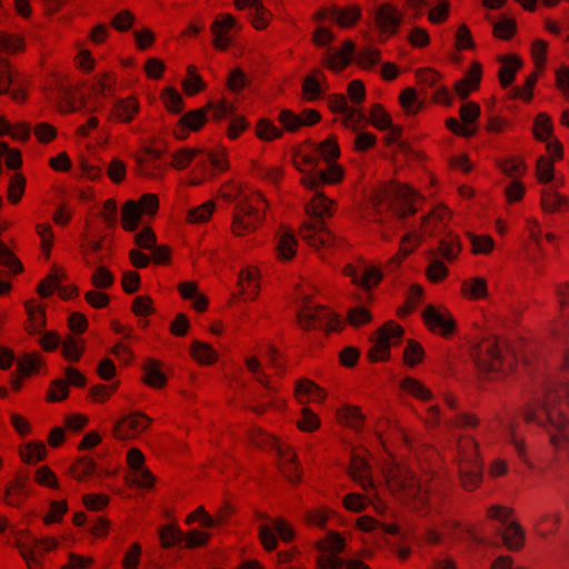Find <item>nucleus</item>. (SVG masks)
<instances>
[{
    "label": "nucleus",
    "instance_id": "f257e3e1",
    "mask_svg": "<svg viewBox=\"0 0 569 569\" xmlns=\"http://www.w3.org/2000/svg\"><path fill=\"white\" fill-rule=\"evenodd\" d=\"M469 357L483 381H501L517 368V357L506 340L491 335L473 343Z\"/></svg>",
    "mask_w": 569,
    "mask_h": 569
},
{
    "label": "nucleus",
    "instance_id": "f03ea898",
    "mask_svg": "<svg viewBox=\"0 0 569 569\" xmlns=\"http://www.w3.org/2000/svg\"><path fill=\"white\" fill-rule=\"evenodd\" d=\"M422 201L423 197L409 184L388 180L371 190L365 208L370 207L378 214L390 211L398 219H406L417 213Z\"/></svg>",
    "mask_w": 569,
    "mask_h": 569
},
{
    "label": "nucleus",
    "instance_id": "7ed1b4c3",
    "mask_svg": "<svg viewBox=\"0 0 569 569\" xmlns=\"http://www.w3.org/2000/svg\"><path fill=\"white\" fill-rule=\"evenodd\" d=\"M389 491L401 503L415 511L427 513L430 510V493L420 479L406 466L392 465L386 473Z\"/></svg>",
    "mask_w": 569,
    "mask_h": 569
},
{
    "label": "nucleus",
    "instance_id": "20e7f679",
    "mask_svg": "<svg viewBox=\"0 0 569 569\" xmlns=\"http://www.w3.org/2000/svg\"><path fill=\"white\" fill-rule=\"evenodd\" d=\"M335 210V202L322 192H316L306 206L309 220L305 221L299 236L316 250L331 248L336 244V236L326 226L325 218L331 217Z\"/></svg>",
    "mask_w": 569,
    "mask_h": 569
},
{
    "label": "nucleus",
    "instance_id": "39448f33",
    "mask_svg": "<svg viewBox=\"0 0 569 569\" xmlns=\"http://www.w3.org/2000/svg\"><path fill=\"white\" fill-rule=\"evenodd\" d=\"M267 208V200L260 191L246 194L234 207L231 223L232 234L244 237L256 231L262 224Z\"/></svg>",
    "mask_w": 569,
    "mask_h": 569
},
{
    "label": "nucleus",
    "instance_id": "423d86ee",
    "mask_svg": "<svg viewBox=\"0 0 569 569\" xmlns=\"http://www.w3.org/2000/svg\"><path fill=\"white\" fill-rule=\"evenodd\" d=\"M459 478L466 491H475L482 482V459L479 447L471 436L460 437L457 442Z\"/></svg>",
    "mask_w": 569,
    "mask_h": 569
},
{
    "label": "nucleus",
    "instance_id": "0eeeda50",
    "mask_svg": "<svg viewBox=\"0 0 569 569\" xmlns=\"http://www.w3.org/2000/svg\"><path fill=\"white\" fill-rule=\"evenodd\" d=\"M353 57L361 67L370 68L378 63L380 53L372 48H365L357 52L355 43L348 40L345 41L341 50L332 51L328 49L323 58V64L338 72L348 66Z\"/></svg>",
    "mask_w": 569,
    "mask_h": 569
},
{
    "label": "nucleus",
    "instance_id": "6e6552de",
    "mask_svg": "<svg viewBox=\"0 0 569 569\" xmlns=\"http://www.w3.org/2000/svg\"><path fill=\"white\" fill-rule=\"evenodd\" d=\"M405 329L393 320L383 322L370 337L372 346L367 351L369 363L388 362L391 359V339L401 340Z\"/></svg>",
    "mask_w": 569,
    "mask_h": 569
},
{
    "label": "nucleus",
    "instance_id": "1a4fd4ad",
    "mask_svg": "<svg viewBox=\"0 0 569 569\" xmlns=\"http://www.w3.org/2000/svg\"><path fill=\"white\" fill-rule=\"evenodd\" d=\"M561 405L569 408V382L555 383L545 395V413L550 425L558 431L565 430L569 423V419L560 409Z\"/></svg>",
    "mask_w": 569,
    "mask_h": 569
},
{
    "label": "nucleus",
    "instance_id": "9d476101",
    "mask_svg": "<svg viewBox=\"0 0 569 569\" xmlns=\"http://www.w3.org/2000/svg\"><path fill=\"white\" fill-rule=\"evenodd\" d=\"M196 161L197 166L204 170L212 169L213 173H222L228 170V161L222 153L206 151L202 149H181L172 159L177 169H184L191 161Z\"/></svg>",
    "mask_w": 569,
    "mask_h": 569
},
{
    "label": "nucleus",
    "instance_id": "9b49d317",
    "mask_svg": "<svg viewBox=\"0 0 569 569\" xmlns=\"http://www.w3.org/2000/svg\"><path fill=\"white\" fill-rule=\"evenodd\" d=\"M421 318L427 329L443 339H450L458 332V323L452 312L445 306L425 307Z\"/></svg>",
    "mask_w": 569,
    "mask_h": 569
},
{
    "label": "nucleus",
    "instance_id": "f8f14e48",
    "mask_svg": "<svg viewBox=\"0 0 569 569\" xmlns=\"http://www.w3.org/2000/svg\"><path fill=\"white\" fill-rule=\"evenodd\" d=\"M152 425V419L142 411H133L118 419L112 428L117 440L134 439Z\"/></svg>",
    "mask_w": 569,
    "mask_h": 569
},
{
    "label": "nucleus",
    "instance_id": "ddd939ff",
    "mask_svg": "<svg viewBox=\"0 0 569 569\" xmlns=\"http://www.w3.org/2000/svg\"><path fill=\"white\" fill-rule=\"evenodd\" d=\"M30 496V473L28 470H19L7 483L3 500L10 507L20 508Z\"/></svg>",
    "mask_w": 569,
    "mask_h": 569
},
{
    "label": "nucleus",
    "instance_id": "4468645a",
    "mask_svg": "<svg viewBox=\"0 0 569 569\" xmlns=\"http://www.w3.org/2000/svg\"><path fill=\"white\" fill-rule=\"evenodd\" d=\"M322 157L321 164L319 163V172L311 178H342L345 172L340 164L335 159L339 156V147L336 142L327 139L319 146L318 149Z\"/></svg>",
    "mask_w": 569,
    "mask_h": 569
},
{
    "label": "nucleus",
    "instance_id": "2eb2a0df",
    "mask_svg": "<svg viewBox=\"0 0 569 569\" xmlns=\"http://www.w3.org/2000/svg\"><path fill=\"white\" fill-rule=\"evenodd\" d=\"M277 452L279 456L278 469L281 475L292 485L301 481L302 467L298 461L297 453L288 445H278Z\"/></svg>",
    "mask_w": 569,
    "mask_h": 569
},
{
    "label": "nucleus",
    "instance_id": "dca6fc26",
    "mask_svg": "<svg viewBox=\"0 0 569 569\" xmlns=\"http://www.w3.org/2000/svg\"><path fill=\"white\" fill-rule=\"evenodd\" d=\"M452 213L443 203L436 206L427 216L422 218L421 231L429 237H436L445 231L450 222Z\"/></svg>",
    "mask_w": 569,
    "mask_h": 569
},
{
    "label": "nucleus",
    "instance_id": "f3484780",
    "mask_svg": "<svg viewBox=\"0 0 569 569\" xmlns=\"http://www.w3.org/2000/svg\"><path fill=\"white\" fill-rule=\"evenodd\" d=\"M141 381L149 388L161 390L168 385V377L163 372V361L157 358H146L141 365Z\"/></svg>",
    "mask_w": 569,
    "mask_h": 569
},
{
    "label": "nucleus",
    "instance_id": "a211bd4d",
    "mask_svg": "<svg viewBox=\"0 0 569 569\" xmlns=\"http://www.w3.org/2000/svg\"><path fill=\"white\" fill-rule=\"evenodd\" d=\"M27 313L24 330L30 336L40 333L47 326L46 308L36 299H29L23 303Z\"/></svg>",
    "mask_w": 569,
    "mask_h": 569
},
{
    "label": "nucleus",
    "instance_id": "6ab92c4d",
    "mask_svg": "<svg viewBox=\"0 0 569 569\" xmlns=\"http://www.w3.org/2000/svg\"><path fill=\"white\" fill-rule=\"evenodd\" d=\"M328 309L329 307L325 305H316L311 310L305 308L302 311H297L296 318L298 326L306 332L320 330V322L325 321Z\"/></svg>",
    "mask_w": 569,
    "mask_h": 569
},
{
    "label": "nucleus",
    "instance_id": "aec40b11",
    "mask_svg": "<svg viewBox=\"0 0 569 569\" xmlns=\"http://www.w3.org/2000/svg\"><path fill=\"white\" fill-rule=\"evenodd\" d=\"M349 477L365 490L373 488V481L370 475V467L367 460L359 456H352L348 468Z\"/></svg>",
    "mask_w": 569,
    "mask_h": 569
},
{
    "label": "nucleus",
    "instance_id": "412c9836",
    "mask_svg": "<svg viewBox=\"0 0 569 569\" xmlns=\"http://www.w3.org/2000/svg\"><path fill=\"white\" fill-rule=\"evenodd\" d=\"M67 278L68 276L64 269L53 263L49 273L39 281L36 291L39 297L43 299L49 298L59 289L60 283L67 280Z\"/></svg>",
    "mask_w": 569,
    "mask_h": 569
},
{
    "label": "nucleus",
    "instance_id": "4be33fe9",
    "mask_svg": "<svg viewBox=\"0 0 569 569\" xmlns=\"http://www.w3.org/2000/svg\"><path fill=\"white\" fill-rule=\"evenodd\" d=\"M238 287L240 288V295L243 296L244 300H256L260 291L258 270L254 268L241 270L238 277Z\"/></svg>",
    "mask_w": 569,
    "mask_h": 569
},
{
    "label": "nucleus",
    "instance_id": "5701e85b",
    "mask_svg": "<svg viewBox=\"0 0 569 569\" xmlns=\"http://www.w3.org/2000/svg\"><path fill=\"white\" fill-rule=\"evenodd\" d=\"M189 355L191 359L202 367H210L218 362V351L207 342L193 340L189 347Z\"/></svg>",
    "mask_w": 569,
    "mask_h": 569
},
{
    "label": "nucleus",
    "instance_id": "b1692460",
    "mask_svg": "<svg viewBox=\"0 0 569 569\" xmlns=\"http://www.w3.org/2000/svg\"><path fill=\"white\" fill-rule=\"evenodd\" d=\"M337 419L341 425L356 431H362L366 425V416L356 405H343L337 411Z\"/></svg>",
    "mask_w": 569,
    "mask_h": 569
},
{
    "label": "nucleus",
    "instance_id": "393cba45",
    "mask_svg": "<svg viewBox=\"0 0 569 569\" xmlns=\"http://www.w3.org/2000/svg\"><path fill=\"white\" fill-rule=\"evenodd\" d=\"M503 546L512 552L523 549L526 542V533L518 521H511L501 532Z\"/></svg>",
    "mask_w": 569,
    "mask_h": 569
},
{
    "label": "nucleus",
    "instance_id": "a878e982",
    "mask_svg": "<svg viewBox=\"0 0 569 569\" xmlns=\"http://www.w3.org/2000/svg\"><path fill=\"white\" fill-rule=\"evenodd\" d=\"M159 545L162 549L182 548L183 531L176 521L166 523L158 529Z\"/></svg>",
    "mask_w": 569,
    "mask_h": 569
},
{
    "label": "nucleus",
    "instance_id": "bb28decb",
    "mask_svg": "<svg viewBox=\"0 0 569 569\" xmlns=\"http://www.w3.org/2000/svg\"><path fill=\"white\" fill-rule=\"evenodd\" d=\"M371 121L380 130H388V142L395 143L398 141L401 129L392 123L391 117L382 109L381 106L376 104L371 111Z\"/></svg>",
    "mask_w": 569,
    "mask_h": 569
},
{
    "label": "nucleus",
    "instance_id": "cd10ccee",
    "mask_svg": "<svg viewBox=\"0 0 569 569\" xmlns=\"http://www.w3.org/2000/svg\"><path fill=\"white\" fill-rule=\"evenodd\" d=\"M461 249L462 246L460 237L450 231L439 240L437 250L433 251V254H440L448 262H453L459 257Z\"/></svg>",
    "mask_w": 569,
    "mask_h": 569
},
{
    "label": "nucleus",
    "instance_id": "c85d7f7f",
    "mask_svg": "<svg viewBox=\"0 0 569 569\" xmlns=\"http://www.w3.org/2000/svg\"><path fill=\"white\" fill-rule=\"evenodd\" d=\"M279 120L283 128L289 131H296L303 124H313L320 120V113L316 110H307L305 118H301L289 110H282Z\"/></svg>",
    "mask_w": 569,
    "mask_h": 569
},
{
    "label": "nucleus",
    "instance_id": "c756f323",
    "mask_svg": "<svg viewBox=\"0 0 569 569\" xmlns=\"http://www.w3.org/2000/svg\"><path fill=\"white\" fill-rule=\"evenodd\" d=\"M86 352V341L76 338L73 335H67L61 342V357L64 361L79 362Z\"/></svg>",
    "mask_w": 569,
    "mask_h": 569
},
{
    "label": "nucleus",
    "instance_id": "7c9ffc66",
    "mask_svg": "<svg viewBox=\"0 0 569 569\" xmlns=\"http://www.w3.org/2000/svg\"><path fill=\"white\" fill-rule=\"evenodd\" d=\"M328 90V83L325 74L320 70H315L312 74L306 77L302 83L305 97L312 101L321 97L322 92Z\"/></svg>",
    "mask_w": 569,
    "mask_h": 569
},
{
    "label": "nucleus",
    "instance_id": "2f4dec72",
    "mask_svg": "<svg viewBox=\"0 0 569 569\" xmlns=\"http://www.w3.org/2000/svg\"><path fill=\"white\" fill-rule=\"evenodd\" d=\"M46 366V360L39 352H26L18 359L16 373H21L28 378L38 373Z\"/></svg>",
    "mask_w": 569,
    "mask_h": 569
},
{
    "label": "nucleus",
    "instance_id": "473e14b6",
    "mask_svg": "<svg viewBox=\"0 0 569 569\" xmlns=\"http://www.w3.org/2000/svg\"><path fill=\"white\" fill-rule=\"evenodd\" d=\"M460 292L468 300H482L488 297L487 280L482 277L467 279L461 283Z\"/></svg>",
    "mask_w": 569,
    "mask_h": 569
},
{
    "label": "nucleus",
    "instance_id": "72a5a7b5",
    "mask_svg": "<svg viewBox=\"0 0 569 569\" xmlns=\"http://www.w3.org/2000/svg\"><path fill=\"white\" fill-rule=\"evenodd\" d=\"M313 393H319V399L325 400L327 398L326 390L317 385L313 380L308 378H301L296 381L295 397L299 403L306 405L309 402V397Z\"/></svg>",
    "mask_w": 569,
    "mask_h": 569
},
{
    "label": "nucleus",
    "instance_id": "f704fd0d",
    "mask_svg": "<svg viewBox=\"0 0 569 569\" xmlns=\"http://www.w3.org/2000/svg\"><path fill=\"white\" fill-rule=\"evenodd\" d=\"M328 104L333 112L346 116L347 121L360 122L366 116L362 111L349 107L347 99L342 94H332L328 98Z\"/></svg>",
    "mask_w": 569,
    "mask_h": 569
},
{
    "label": "nucleus",
    "instance_id": "c9c22d12",
    "mask_svg": "<svg viewBox=\"0 0 569 569\" xmlns=\"http://www.w3.org/2000/svg\"><path fill=\"white\" fill-rule=\"evenodd\" d=\"M376 20L383 32L395 33L401 18L393 7L385 4L377 9Z\"/></svg>",
    "mask_w": 569,
    "mask_h": 569
},
{
    "label": "nucleus",
    "instance_id": "e433bc0d",
    "mask_svg": "<svg viewBox=\"0 0 569 569\" xmlns=\"http://www.w3.org/2000/svg\"><path fill=\"white\" fill-rule=\"evenodd\" d=\"M401 390L420 401H430L433 398L432 391L419 379L413 377H405L400 380Z\"/></svg>",
    "mask_w": 569,
    "mask_h": 569
},
{
    "label": "nucleus",
    "instance_id": "4c0bfd02",
    "mask_svg": "<svg viewBox=\"0 0 569 569\" xmlns=\"http://www.w3.org/2000/svg\"><path fill=\"white\" fill-rule=\"evenodd\" d=\"M236 26V20L230 14H223L221 18H218L211 24V31L214 34L213 44L220 49L224 50L228 47L229 40L224 34V31L232 29Z\"/></svg>",
    "mask_w": 569,
    "mask_h": 569
},
{
    "label": "nucleus",
    "instance_id": "58836bf2",
    "mask_svg": "<svg viewBox=\"0 0 569 569\" xmlns=\"http://www.w3.org/2000/svg\"><path fill=\"white\" fill-rule=\"evenodd\" d=\"M383 280V272L378 267L371 266L366 268L362 272V276L359 279V286L361 289L366 291L365 301L371 303L373 300V295L370 292L372 289L377 288L381 281Z\"/></svg>",
    "mask_w": 569,
    "mask_h": 569
},
{
    "label": "nucleus",
    "instance_id": "ea45409f",
    "mask_svg": "<svg viewBox=\"0 0 569 569\" xmlns=\"http://www.w3.org/2000/svg\"><path fill=\"white\" fill-rule=\"evenodd\" d=\"M97 469L96 460L90 456L77 458L69 467L70 476L79 482L91 477Z\"/></svg>",
    "mask_w": 569,
    "mask_h": 569
},
{
    "label": "nucleus",
    "instance_id": "a19ab883",
    "mask_svg": "<svg viewBox=\"0 0 569 569\" xmlns=\"http://www.w3.org/2000/svg\"><path fill=\"white\" fill-rule=\"evenodd\" d=\"M47 448L40 440L31 441L22 445L19 450V456L26 465L34 466L47 458Z\"/></svg>",
    "mask_w": 569,
    "mask_h": 569
},
{
    "label": "nucleus",
    "instance_id": "79ce46f5",
    "mask_svg": "<svg viewBox=\"0 0 569 569\" xmlns=\"http://www.w3.org/2000/svg\"><path fill=\"white\" fill-rule=\"evenodd\" d=\"M120 387V381H112L109 385L96 383L90 387L87 398L97 405H103L108 402L113 395L117 393Z\"/></svg>",
    "mask_w": 569,
    "mask_h": 569
},
{
    "label": "nucleus",
    "instance_id": "37998d69",
    "mask_svg": "<svg viewBox=\"0 0 569 569\" xmlns=\"http://www.w3.org/2000/svg\"><path fill=\"white\" fill-rule=\"evenodd\" d=\"M481 78V66L473 62L471 69L467 72L466 77L458 81L456 84L457 94L461 99H466L471 89H477Z\"/></svg>",
    "mask_w": 569,
    "mask_h": 569
},
{
    "label": "nucleus",
    "instance_id": "c03bdc74",
    "mask_svg": "<svg viewBox=\"0 0 569 569\" xmlns=\"http://www.w3.org/2000/svg\"><path fill=\"white\" fill-rule=\"evenodd\" d=\"M141 211L134 200H128L121 209V227L127 232H133L138 229Z\"/></svg>",
    "mask_w": 569,
    "mask_h": 569
},
{
    "label": "nucleus",
    "instance_id": "a18cd8bd",
    "mask_svg": "<svg viewBox=\"0 0 569 569\" xmlns=\"http://www.w3.org/2000/svg\"><path fill=\"white\" fill-rule=\"evenodd\" d=\"M568 204V198L559 192L545 188L541 190V208L545 212L561 211Z\"/></svg>",
    "mask_w": 569,
    "mask_h": 569
},
{
    "label": "nucleus",
    "instance_id": "49530a36",
    "mask_svg": "<svg viewBox=\"0 0 569 569\" xmlns=\"http://www.w3.org/2000/svg\"><path fill=\"white\" fill-rule=\"evenodd\" d=\"M216 209L213 200H207L200 206L188 210L186 221L190 224H201L210 221Z\"/></svg>",
    "mask_w": 569,
    "mask_h": 569
},
{
    "label": "nucleus",
    "instance_id": "de8ad7c7",
    "mask_svg": "<svg viewBox=\"0 0 569 569\" xmlns=\"http://www.w3.org/2000/svg\"><path fill=\"white\" fill-rule=\"evenodd\" d=\"M206 111L202 109L192 110L180 118L181 132L178 133V138L184 139L188 134V130H199L206 122Z\"/></svg>",
    "mask_w": 569,
    "mask_h": 569
},
{
    "label": "nucleus",
    "instance_id": "09e8293b",
    "mask_svg": "<svg viewBox=\"0 0 569 569\" xmlns=\"http://www.w3.org/2000/svg\"><path fill=\"white\" fill-rule=\"evenodd\" d=\"M425 357L426 351L422 345L415 339H409L402 352L403 365L409 368H415L423 362Z\"/></svg>",
    "mask_w": 569,
    "mask_h": 569
},
{
    "label": "nucleus",
    "instance_id": "8fccbe9b",
    "mask_svg": "<svg viewBox=\"0 0 569 569\" xmlns=\"http://www.w3.org/2000/svg\"><path fill=\"white\" fill-rule=\"evenodd\" d=\"M70 389L63 378H56L50 381L46 391L44 400L48 403L62 402L69 398Z\"/></svg>",
    "mask_w": 569,
    "mask_h": 569
},
{
    "label": "nucleus",
    "instance_id": "3c124183",
    "mask_svg": "<svg viewBox=\"0 0 569 569\" xmlns=\"http://www.w3.org/2000/svg\"><path fill=\"white\" fill-rule=\"evenodd\" d=\"M467 237L471 244L470 252L475 256H489L495 249V240L489 234H476L473 232H467Z\"/></svg>",
    "mask_w": 569,
    "mask_h": 569
},
{
    "label": "nucleus",
    "instance_id": "603ef678",
    "mask_svg": "<svg viewBox=\"0 0 569 569\" xmlns=\"http://www.w3.org/2000/svg\"><path fill=\"white\" fill-rule=\"evenodd\" d=\"M0 266L8 268L13 276L24 271L21 260L2 240H0Z\"/></svg>",
    "mask_w": 569,
    "mask_h": 569
},
{
    "label": "nucleus",
    "instance_id": "864d4df0",
    "mask_svg": "<svg viewBox=\"0 0 569 569\" xmlns=\"http://www.w3.org/2000/svg\"><path fill=\"white\" fill-rule=\"evenodd\" d=\"M211 540V533L204 530L191 529L183 532L182 549L194 550L204 548Z\"/></svg>",
    "mask_w": 569,
    "mask_h": 569
},
{
    "label": "nucleus",
    "instance_id": "5fc2aeb1",
    "mask_svg": "<svg viewBox=\"0 0 569 569\" xmlns=\"http://www.w3.org/2000/svg\"><path fill=\"white\" fill-rule=\"evenodd\" d=\"M372 320V312L363 306L352 307L347 311L346 315L347 323L355 329L365 327L371 323Z\"/></svg>",
    "mask_w": 569,
    "mask_h": 569
},
{
    "label": "nucleus",
    "instance_id": "6e6d98bb",
    "mask_svg": "<svg viewBox=\"0 0 569 569\" xmlns=\"http://www.w3.org/2000/svg\"><path fill=\"white\" fill-rule=\"evenodd\" d=\"M297 239L291 233H283L277 244L278 259L281 261H290L297 254Z\"/></svg>",
    "mask_w": 569,
    "mask_h": 569
},
{
    "label": "nucleus",
    "instance_id": "4d7b16f0",
    "mask_svg": "<svg viewBox=\"0 0 569 569\" xmlns=\"http://www.w3.org/2000/svg\"><path fill=\"white\" fill-rule=\"evenodd\" d=\"M12 81L8 62L0 59V94L9 93L13 100L20 101L24 98V93L21 90H10Z\"/></svg>",
    "mask_w": 569,
    "mask_h": 569
},
{
    "label": "nucleus",
    "instance_id": "13d9d810",
    "mask_svg": "<svg viewBox=\"0 0 569 569\" xmlns=\"http://www.w3.org/2000/svg\"><path fill=\"white\" fill-rule=\"evenodd\" d=\"M68 510L69 507L66 499L50 501L48 512L42 517L43 525L60 523Z\"/></svg>",
    "mask_w": 569,
    "mask_h": 569
},
{
    "label": "nucleus",
    "instance_id": "bf43d9fd",
    "mask_svg": "<svg viewBox=\"0 0 569 569\" xmlns=\"http://www.w3.org/2000/svg\"><path fill=\"white\" fill-rule=\"evenodd\" d=\"M345 547V538L336 531L329 532L323 539L316 543V548L322 552L330 551L332 553H339L343 551Z\"/></svg>",
    "mask_w": 569,
    "mask_h": 569
},
{
    "label": "nucleus",
    "instance_id": "052dcab7",
    "mask_svg": "<svg viewBox=\"0 0 569 569\" xmlns=\"http://www.w3.org/2000/svg\"><path fill=\"white\" fill-rule=\"evenodd\" d=\"M36 231L40 237V250L43 253L46 260L51 257V250L54 244V233L52 227L49 223H38Z\"/></svg>",
    "mask_w": 569,
    "mask_h": 569
},
{
    "label": "nucleus",
    "instance_id": "680f3d73",
    "mask_svg": "<svg viewBox=\"0 0 569 569\" xmlns=\"http://www.w3.org/2000/svg\"><path fill=\"white\" fill-rule=\"evenodd\" d=\"M237 6L242 9L249 7L253 10V26L257 29H263L267 23V10L261 3V0H237Z\"/></svg>",
    "mask_w": 569,
    "mask_h": 569
},
{
    "label": "nucleus",
    "instance_id": "e2e57ef3",
    "mask_svg": "<svg viewBox=\"0 0 569 569\" xmlns=\"http://www.w3.org/2000/svg\"><path fill=\"white\" fill-rule=\"evenodd\" d=\"M136 317H149L156 313L154 301L149 295H141L133 298L130 307Z\"/></svg>",
    "mask_w": 569,
    "mask_h": 569
},
{
    "label": "nucleus",
    "instance_id": "0e129e2a",
    "mask_svg": "<svg viewBox=\"0 0 569 569\" xmlns=\"http://www.w3.org/2000/svg\"><path fill=\"white\" fill-rule=\"evenodd\" d=\"M33 480L37 485L58 490L60 488L59 480L54 471L47 465L39 467L33 475Z\"/></svg>",
    "mask_w": 569,
    "mask_h": 569
},
{
    "label": "nucleus",
    "instance_id": "69168bd1",
    "mask_svg": "<svg viewBox=\"0 0 569 569\" xmlns=\"http://www.w3.org/2000/svg\"><path fill=\"white\" fill-rule=\"evenodd\" d=\"M297 428L302 432H315L320 428V418L313 410L307 406L301 409V418L297 421Z\"/></svg>",
    "mask_w": 569,
    "mask_h": 569
},
{
    "label": "nucleus",
    "instance_id": "338daca9",
    "mask_svg": "<svg viewBox=\"0 0 569 569\" xmlns=\"http://www.w3.org/2000/svg\"><path fill=\"white\" fill-rule=\"evenodd\" d=\"M331 18L342 27H350L360 18V9L357 7L346 9L335 7L331 10Z\"/></svg>",
    "mask_w": 569,
    "mask_h": 569
},
{
    "label": "nucleus",
    "instance_id": "774afa93",
    "mask_svg": "<svg viewBox=\"0 0 569 569\" xmlns=\"http://www.w3.org/2000/svg\"><path fill=\"white\" fill-rule=\"evenodd\" d=\"M90 281L96 289L104 290L113 286L114 276L108 267L99 266L91 274Z\"/></svg>",
    "mask_w": 569,
    "mask_h": 569
}]
</instances>
